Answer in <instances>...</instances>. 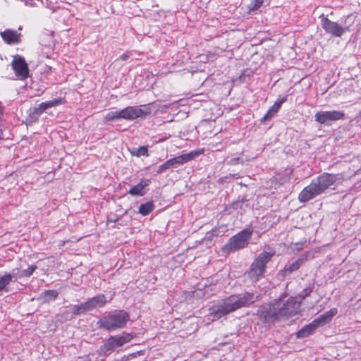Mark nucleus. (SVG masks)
<instances>
[{
  "label": "nucleus",
  "instance_id": "14",
  "mask_svg": "<svg viewBox=\"0 0 361 361\" xmlns=\"http://www.w3.org/2000/svg\"><path fill=\"white\" fill-rule=\"evenodd\" d=\"M337 312L338 310L336 308H331L330 310L314 319V323H316L318 326H323L329 323L332 319L334 316L337 314Z\"/></svg>",
  "mask_w": 361,
  "mask_h": 361
},
{
  "label": "nucleus",
  "instance_id": "15",
  "mask_svg": "<svg viewBox=\"0 0 361 361\" xmlns=\"http://www.w3.org/2000/svg\"><path fill=\"white\" fill-rule=\"evenodd\" d=\"M3 39L7 44H16L20 42V34L12 30H6L1 32Z\"/></svg>",
  "mask_w": 361,
  "mask_h": 361
},
{
  "label": "nucleus",
  "instance_id": "21",
  "mask_svg": "<svg viewBox=\"0 0 361 361\" xmlns=\"http://www.w3.org/2000/svg\"><path fill=\"white\" fill-rule=\"evenodd\" d=\"M302 260L298 259L290 264L286 265L283 271V274H290L298 270L301 266Z\"/></svg>",
  "mask_w": 361,
  "mask_h": 361
},
{
  "label": "nucleus",
  "instance_id": "30",
  "mask_svg": "<svg viewBox=\"0 0 361 361\" xmlns=\"http://www.w3.org/2000/svg\"><path fill=\"white\" fill-rule=\"evenodd\" d=\"M240 159L238 157L233 158L231 160H229L227 164L228 165H236L239 163Z\"/></svg>",
  "mask_w": 361,
  "mask_h": 361
},
{
  "label": "nucleus",
  "instance_id": "8",
  "mask_svg": "<svg viewBox=\"0 0 361 361\" xmlns=\"http://www.w3.org/2000/svg\"><path fill=\"white\" fill-rule=\"evenodd\" d=\"M345 114L341 111H321L314 115L315 121L324 125H330L331 122L343 118Z\"/></svg>",
  "mask_w": 361,
  "mask_h": 361
},
{
  "label": "nucleus",
  "instance_id": "10",
  "mask_svg": "<svg viewBox=\"0 0 361 361\" xmlns=\"http://www.w3.org/2000/svg\"><path fill=\"white\" fill-rule=\"evenodd\" d=\"M123 119L134 120L137 118H143L149 114L151 110L149 108L145 106L144 108L137 106H128L122 109Z\"/></svg>",
  "mask_w": 361,
  "mask_h": 361
},
{
  "label": "nucleus",
  "instance_id": "11",
  "mask_svg": "<svg viewBox=\"0 0 361 361\" xmlns=\"http://www.w3.org/2000/svg\"><path fill=\"white\" fill-rule=\"evenodd\" d=\"M130 338H131L129 334H126L121 336L111 337L104 344V348L106 350H113L128 343L130 341Z\"/></svg>",
  "mask_w": 361,
  "mask_h": 361
},
{
  "label": "nucleus",
  "instance_id": "27",
  "mask_svg": "<svg viewBox=\"0 0 361 361\" xmlns=\"http://www.w3.org/2000/svg\"><path fill=\"white\" fill-rule=\"evenodd\" d=\"M147 148L145 146H140L137 149V152L135 154L137 157H140L141 155H146L147 156Z\"/></svg>",
  "mask_w": 361,
  "mask_h": 361
},
{
  "label": "nucleus",
  "instance_id": "22",
  "mask_svg": "<svg viewBox=\"0 0 361 361\" xmlns=\"http://www.w3.org/2000/svg\"><path fill=\"white\" fill-rule=\"evenodd\" d=\"M123 118L122 110L116 111H110L107 113L104 117L106 121H111Z\"/></svg>",
  "mask_w": 361,
  "mask_h": 361
},
{
  "label": "nucleus",
  "instance_id": "28",
  "mask_svg": "<svg viewBox=\"0 0 361 361\" xmlns=\"http://www.w3.org/2000/svg\"><path fill=\"white\" fill-rule=\"evenodd\" d=\"M282 102H283V100L279 101V102H276L274 103V104L270 109L272 111V112L276 114L280 109V106H281Z\"/></svg>",
  "mask_w": 361,
  "mask_h": 361
},
{
  "label": "nucleus",
  "instance_id": "31",
  "mask_svg": "<svg viewBox=\"0 0 361 361\" xmlns=\"http://www.w3.org/2000/svg\"><path fill=\"white\" fill-rule=\"evenodd\" d=\"M130 57V52H126L124 53L123 54H122L121 56H120V59L122 60V61H126L127 60L128 58Z\"/></svg>",
  "mask_w": 361,
  "mask_h": 361
},
{
  "label": "nucleus",
  "instance_id": "1",
  "mask_svg": "<svg viewBox=\"0 0 361 361\" xmlns=\"http://www.w3.org/2000/svg\"><path fill=\"white\" fill-rule=\"evenodd\" d=\"M300 302L290 297L285 300L281 297L270 304L263 305L257 310V315L264 323H272L276 320L288 318L299 312Z\"/></svg>",
  "mask_w": 361,
  "mask_h": 361
},
{
  "label": "nucleus",
  "instance_id": "3",
  "mask_svg": "<svg viewBox=\"0 0 361 361\" xmlns=\"http://www.w3.org/2000/svg\"><path fill=\"white\" fill-rule=\"evenodd\" d=\"M255 302L254 295L245 293L232 295L218 302L209 309V314L213 320L219 319L238 309L252 304Z\"/></svg>",
  "mask_w": 361,
  "mask_h": 361
},
{
  "label": "nucleus",
  "instance_id": "4",
  "mask_svg": "<svg viewBox=\"0 0 361 361\" xmlns=\"http://www.w3.org/2000/svg\"><path fill=\"white\" fill-rule=\"evenodd\" d=\"M129 319V314L124 310H115L104 315L98 322L99 328L114 331L123 328Z\"/></svg>",
  "mask_w": 361,
  "mask_h": 361
},
{
  "label": "nucleus",
  "instance_id": "20",
  "mask_svg": "<svg viewBox=\"0 0 361 361\" xmlns=\"http://www.w3.org/2000/svg\"><path fill=\"white\" fill-rule=\"evenodd\" d=\"M147 185V183H143L142 182H140L136 185L132 187L128 191V193L132 195H143L145 194L144 188Z\"/></svg>",
  "mask_w": 361,
  "mask_h": 361
},
{
  "label": "nucleus",
  "instance_id": "26",
  "mask_svg": "<svg viewBox=\"0 0 361 361\" xmlns=\"http://www.w3.org/2000/svg\"><path fill=\"white\" fill-rule=\"evenodd\" d=\"M171 167H173V166H171V163L170 160L169 159L166 162H164L163 164L159 166L158 169H157V173H163Z\"/></svg>",
  "mask_w": 361,
  "mask_h": 361
},
{
  "label": "nucleus",
  "instance_id": "18",
  "mask_svg": "<svg viewBox=\"0 0 361 361\" xmlns=\"http://www.w3.org/2000/svg\"><path fill=\"white\" fill-rule=\"evenodd\" d=\"M323 28L329 33L335 36H341L343 32V29L338 24H323Z\"/></svg>",
  "mask_w": 361,
  "mask_h": 361
},
{
  "label": "nucleus",
  "instance_id": "13",
  "mask_svg": "<svg viewBox=\"0 0 361 361\" xmlns=\"http://www.w3.org/2000/svg\"><path fill=\"white\" fill-rule=\"evenodd\" d=\"M63 103V99H61V98L55 99L51 101H47L45 102H42L38 106V107H36L34 109L33 113L35 114V115L37 116H39L47 109L54 107L59 104H62Z\"/></svg>",
  "mask_w": 361,
  "mask_h": 361
},
{
  "label": "nucleus",
  "instance_id": "19",
  "mask_svg": "<svg viewBox=\"0 0 361 361\" xmlns=\"http://www.w3.org/2000/svg\"><path fill=\"white\" fill-rule=\"evenodd\" d=\"M14 276L15 274H6L0 276V291H8L7 286L10 283Z\"/></svg>",
  "mask_w": 361,
  "mask_h": 361
},
{
  "label": "nucleus",
  "instance_id": "25",
  "mask_svg": "<svg viewBox=\"0 0 361 361\" xmlns=\"http://www.w3.org/2000/svg\"><path fill=\"white\" fill-rule=\"evenodd\" d=\"M37 269V267L35 265H31L27 269H25L21 271L20 274L18 276V277H27L32 274L34 271ZM16 279H17L18 276L15 274Z\"/></svg>",
  "mask_w": 361,
  "mask_h": 361
},
{
  "label": "nucleus",
  "instance_id": "5",
  "mask_svg": "<svg viewBox=\"0 0 361 361\" xmlns=\"http://www.w3.org/2000/svg\"><path fill=\"white\" fill-rule=\"evenodd\" d=\"M274 254V251L260 253L251 264L247 271L248 277L253 281H257L263 276L266 272V266Z\"/></svg>",
  "mask_w": 361,
  "mask_h": 361
},
{
  "label": "nucleus",
  "instance_id": "29",
  "mask_svg": "<svg viewBox=\"0 0 361 361\" xmlns=\"http://www.w3.org/2000/svg\"><path fill=\"white\" fill-rule=\"evenodd\" d=\"M275 113L272 112V111L271 109H269L267 114L264 115V116L263 117V120L264 121H266L269 118H270L271 117H272L274 115Z\"/></svg>",
  "mask_w": 361,
  "mask_h": 361
},
{
  "label": "nucleus",
  "instance_id": "7",
  "mask_svg": "<svg viewBox=\"0 0 361 361\" xmlns=\"http://www.w3.org/2000/svg\"><path fill=\"white\" fill-rule=\"evenodd\" d=\"M106 302L107 300L104 295H97L82 304L74 305L72 308L73 313L75 315H79L80 314L92 311L94 309L103 307Z\"/></svg>",
  "mask_w": 361,
  "mask_h": 361
},
{
  "label": "nucleus",
  "instance_id": "16",
  "mask_svg": "<svg viewBox=\"0 0 361 361\" xmlns=\"http://www.w3.org/2000/svg\"><path fill=\"white\" fill-rule=\"evenodd\" d=\"M319 326L316 323H314V321L311 322L310 324L305 326L303 328H302L300 331L297 332V337L298 338H305L308 336L310 334H312L317 328Z\"/></svg>",
  "mask_w": 361,
  "mask_h": 361
},
{
  "label": "nucleus",
  "instance_id": "12",
  "mask_svg": "<svg viewBox=\"0 0 361 361\" xmlns=\"http://www.w3.org/2000/svg\"><path fill=\"white\" fill-rule=\"evenodd\" d=\"M203 152V150H195L189 153L181 154L180 156L172 158L170 160L171 166L182 165L189 161L192 160L196 157L199 156Z\"/></svg>",
  "mask_w": 361,
  "mask_h": 361
},
{
  "label": "nucleus",
  "instance_id": "2",
  "mask_svg": "<svg viewBox=\"0 0 361 361\" xmlns=\"http://www.w3.org/2000/svg\"><path fill=\"white\" fill-rule=\"evenodd\" d=\"M343 180L341 174L324 173L312 180L311 183L300 192L298 200L301 202H307L325 192L332 185L341 183Z\"/></svg>",
  "mask_w": 361,
  "mask_h": 361
},
{
  "label": "nucleus",
  "instance_id": "17",
  "mask_svg": "<svg viewBox=\"0 0 361 361\" xmlns=\"http://www.w3.org/2000/svg\"><path fill=\"white\" fill-rule=\"evenodd\" d=\"M58 297V292L55 290H48L42 293L39 298L38 300L41 301L43 303L49 302L50 301L54 300Z\"/></svg>",
  "mask_w": 361,
  "mask_h": 361
},
{
  "label": "nucleus",
  "instance_id": "32",
  "mask_svg": "<svg viewBox=\"0 0 361 361\" xmlns=\"http://www.w3.org/2000/svg\"><path fill=\"white\" fill-rule=\"evenodd\" d=\"M25 3L26 6H32L35 4V1L33 0H22Z\"/></svg>",
  "mask_w": 361,
  "mask_h": 361
},
{
  "label": "nucleus",
  "instance_id": "9",
  "mask_svg": "<svg viewBox=\"0 0 361 361\" xmlns=\"http://www.w3.org/2000/svg\"><path fill=\"white\" fill-rule=\"evenodd\" d=\"M11 66L16 75L21 80L27 78L29 74V68L25 59L19 55L15 56L11 62Z\"/></svg>",
  "mask_w": 361,
  "mask_h": 361
},
{
  "label": "nucleus",
  "instance_id": "6",
  "mask_svg": "<svg viewBox=\"0 0 361 361\" xmlns=\"http://www.w3.org/2000/svg\"><path fill=\"white\" fill-rule=\"evenodd\" d=\"M252 233V231L250 229H245L238 233L230 238L228 243L224 246L223 251L231 252L245 247L248 244Z\"/></svg>",
  "mask_w": 361,
  "mask_h": 361
},
{
  "label": "nucleus",
  "instance_id": "24",
  "mask_svg": "<svg viewBox=\"0 0 361 361\" xmlns=\"http://www.w3.org/2000/svg\"><path fill=\"white\" fill-rule=\"evenodd\" d=\"M264 0H252L247 6L250 12L257 11L262 6Z\"/></svg>",
  "mask_w": 361,
  "mask_h": 361
},
{
  "label": "nucleus",
  "instance_id": "23",
  "mask_svg": "<svg viewBox=\"0 0 361 361\" xmlns=\"http://www.w3.org/2000/svg\"><path fill=\"white\" fill-rule=\"evenodd\" d=\"M154 209V205L152 202H147L141 204L139 208V212L145 216L149 214Z\"/></svg>",
  "mask_w": 361,
  "mask_h": 361
}]
</instances>
